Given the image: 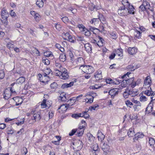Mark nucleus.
Instances as JSON below:
<instances>
[{
    "label": "nucleus",
    "mask_w": 155,
    "mask_h": 155,
    "mask_svg": "<svg viewBox=\"0 0 155 155\" xmlns=\"http://www.w3.org/2000/svg\"><path fill=\"white\" fill-rule=\"evenodd\" d=\"M135 10L131 11L128 8L120 7L118 10L119 15L121 16H126L129 14H134V13Z\"/></svg>",
    "instance_id": "1"
},
{
    "label": "nucleus",
    "mask_w": 155,
    "mask_h": 155,
    "mask_svg": "<svg viewBox=\"0 0 155 155\" xmlns=\"http://www.w3.org/2000/svg\"><path fill=\"white\" fill-rule=\"evenodd\" d=\"M60 71H57L55 73L56 75L58 76L60 78L63 80H66L69 78L68 73L67 70L65 68H61Z\"/></svg>",
    "instance_id": "2"
},
{
    "label": "nucleus",
    "mask_w": 155,
    "mask_h": 155,
    "mask_svg": "<svg viewBox=\"0 0 155 155\" xmlns=\"http://www.w3.org/2000/svg\"><path fill=\"white\" fill-rule=\"evenodd\" d=\"M41 110L37 111L36 110H32L31 112V114H33L34 119L35 121H38L40 120L41 117Z\"/></svg>",
    "instance_id": "3"
},
{
    "label": "nucleus",
    "mask_w": 155,
    "mask_h": 155,
    "mask_svg": "<svg viewBox=\"0 0 155 155\" xmlns=\"http://www.w3.org/2000/svg\"><path fill=\"white\" fill-rule=\"evenodd\" d=\"M122 3L123 5V6H122V7L128 8L132 11L134 10H135V8L134 6L132 5H130L129 2L127 0H123Z\"/></svg>",
    "instance_id": "4"
},
{
    "label": "nucleus",
    "mask_w": 155,
    "mask_h": 155,
    "mask_svg": "<svg viewBox=\"0 0 155 155\" xmlns=\"http://www.w3.org/2000/svg\"><path fill=\"white\" fill-rule=\"evenodd\" d=\"M69 106V104H65L61 105L58 108V110H61V111H59V112L61 113L65 112Z\"/></svg>",
    "instance_id": "5"
},
{
    "label": "nucleus",
    "mask_w": 155,
    "mask_h": 155,
    "mask_svg": "<svg viewBox=\"0 0 155 155\" xmlns=\"http://www.w3.org/2000/svg\"><path fill=\"white\" fill-rule=\"evenodd\" d=\"M4 97L5 99L7 100L12 95L11 93V91L10 90V88L8 87L5 89L4 91Z\"/></svg>",
    "instance_id": "6"
},
{
    "label": "nucleus",
    "mask_w": 155,
    "mask_h": 155,
    "mask_svg": "<svg viewBox=\"0 0 155 155\" xmlns=\"http://www.w3.org/2000/svg\"><path fill=\"white\" fill-rule=\"evenodd\" d=\"M47 74H46L45 73L43 74L42 75L40 74V75H41L42 77V78L41 79V78L40 77L39 80L40 81L45 84L48 83V80L49 79V77L47 76Z\"/></svg>",
    "instance_id": "7"
},
{
    "label": "nucleus",
    "mask_w": 155,
    "mask_h": 155,
    "mask_svg": "<svg viewBox=\"0 0 155 155\" xmlns=\"http://www.w3.org/2000/svg\"><path fill=\"white\" fill-rule=\"evenodd\" d=\"M143 4L146 10L149 9L151 12L154 11V8L153 7H150V4L147 1H144L143 0Z\"/></svg>",
    "instance_id": "8"
},
{
    "label": "nucleus",
    "mask_w": 155,
    "mask_h": 155,
    "mask_svg": "<svg viewBox=\"0 0 155 155\" xmlns=\"http://www.w3.org/2000/svg\"><path fill=\"white\" fill-rule=\"evenodd\" d=\"M103 145L102 146V149L105 152L107 153L109 151L110 147L108 144L106 143L103 142Z\"/></svg>",
    "instance_id": "9"
},
{
    "label": "nucleus",
    "mask_w": 155,
    "mask_h": 155,
    "mask_svg": "<svg viewBox=\"0 0 155 155\" xmlns=\"http://www.w3.org/2000/svg\"><path fill=\"white\" fill-rule=\"evenodd\" d=\"M108 93L111 96V97L113 98L116 95L118 94V92L116 89H113L110 90Z\"/></svg>",
    "instance_id": "10"
},
{
    "label": "nucleus",
    "mask_w": 155,
    "mask_h": 155,
    "mask_svg": "<svg viewBox=\"0 0 155 155\" xmlns=\"http://www.w3.org/2000/svg\"><path fill=\"white\" fill-rule=\"evenodd\" d=\"M13 99L15 102L16 106H18L21 105L23 101L22 99L19 97H14L13 98Z\"/></svg>",
    "instance_id": "11"
},
{
    "label": "nucleus",
    "mask_w": 155,
    "mask_h": 155,
    "mask_svg": "<svg viewBox=\"0 0 155 155\" xmlns=\"http://www.w3.org/2000/svg\"><path fill=\"white\" fill-rule=\"evenodd\" d=\"M134 34L135 39H139L141 37V32L137 29L134 30Z\"/></svg>",
    "instance_id": "12"
},
{
    "label": "nucleus",
    "mask_w": 155,
    "mask_h": 155,
    "mask_svg": "<svg viewBox=\"0 0 155 155\" xmlns=\"http://www.w3.org/2000/svg\"><path fill=\"white\" fill-rule=\"evenodd\" d=\"M54 65L57 68L56 72L57 71H60V70L62 69L61 68H64L62 67L61 64L59 62L58 60L55 61Z\"/></svg>",
    "instance_id": "13"
},
{
    "label": "nucleus",
    "mask_w": 155,
    "mask_h": 155,
    "mask_svg": "<svg viewBox=\"0 0 155 155\" xmlns=\"http://www.w3.org/2000/svg\"><path fill=\"white\" fill-rule=\"evenodd\" d=\"M76 62L77 65L81 67L82 65H84V61L82 57H79L77 59Z\"/></svg>",
    "instance_id": "14"
},
{
    "label": "nucleus",
    "mask_w": 155,
    "mask_h": 155,
    "mask_svg": "<svg viewBox=\"0 0 155 155\" xmlns=\"http://www.w3.org/2000/svg\"><path fill=\"white\" fill-rule=\"evenodd\" d=\"M95 77L96 80H99L102 79V71L101 70L97 71L95 75Z\"/></svg>",
    "instance_id": "15"
},
{
    "label": "nucleus",
    "mask_w": 155,
    "mask_h": 155,
    "mask_svg": "<svg viewBox=\"0 0 155 155\" xmlns=\"http://www.w3.org/2000/svg\"><path fill=\"white\" fill-rule=\"evenodd\" d=\"M46 99H44L41 103V105L42 108H44L47 107V108H49L51 106L50 104H49V106L47 104L48 101L46 102Z\"/></svg>",
    "instance_id": "16"
},
{
    "label": "nucleus",
    "mask_w": 155,
    "mask_h": 155,
    "mask_svg": "<svg viewBox=\"0 0 155 155\" xmlns=\"http://www.w3.org/2000/svg\"><path fill=\"white\" fill-rule=\"evenodd\" d=\"M137 52V49L135 48L130 47L128 48V52L130 54H133Z\"/></svg>",
    "instance_id": "17"
},
{
    "label": "nucleus",
    "mask_w": 155,
    "mask_h": 155,
    "mask_svg": "<svg viewBox=\"0 0 155 155\" xmlns=\"http://www.w3.org/2000/svg\"><path fill=\"white\" fill-rule=\"evenodd\" d=\"M88 7L89 9L91 11H94L95 10H97L98 9L96 6L92 3L89 4Z\"/></svg>",
    "instance_id": "18"
},
{
    "label": "nucleus",
    "mask_w": 155,
    "mask_h": 155,
    "mask_svg": "<svg viewBox=\"0 0 155 155\" xmlns=\"http://www.w3.org/2000/svg\"><path fill=\"white\" fill-rule=\"evenodd\" d=\"M82 96H83L82 94H80V95H78V96L77 97H73V98L70 99L69 100H68V102L70 101H73V102H72L73 104H71L70 103H69L71 105H72L75 103V101H74L76 100L77 101H78V100L79 98H81V97H82Z\"/></svg>",
    "instance_id": "19"
},
{
    "label": "nucleus",
    "mask_w": 155,
    "mask_h": 155,
    "mask_svg": "<svg viewBox=\"0 0 155 155\" xmlns=\"http://www.w3.org/2000/svg\"><path fill=\"white\" fill-rule=\"evenodd\" d=\"M97 137L99 140L101 142V143H103V140H104L105 136L101 132H98L97 134Z\"/></svg>",
    "instance_id": "20"
},
{
    "label": "nucleus",
    "mask_w": 155,
    "mask_h": 155,
    "mask_svg": "<svg viewBox=\"0 0 155 155\" xmlns=\"http://www.w3.org/2000/svg\"><path fill=\"white\" fill-rule=\"evenodd\" d=\"M74 82L73 81L70 82L69 83H64L61 86V88L62 89H64L68 87H70L73 85Z\"/></svg>",
    "instance_id": "21"
},
{
    "label": "nucleus",
    "mask_w": 155,
    "mask_h": 155,
    "mask_svg": "<svg viewBox=\"0 0 155 155\" xmlns=\"http://www.w3.org/2000/svg\"><path fill=\"white\" fill-rule=\"evenodd\" d=\"M2 16L3 19H7L8 16V13L5 10L3 9L2 12Z\"/></svg>",
    "instance_id": "22"
},
{
    "label": "nucleus",
    "mask_w": 155,
    "mask_h": 155,
    "mask_svg": "<svg viewBox=\"0 0 155 155\" xmlns=\"http://www.w3.org/2000/svg\"><path fill=\"white\" fill-rule=\"evenodd\" d=\"M98 38L99 39V40L97 41L96 45H97L99 47H100L103 45L104 40L102 38L99 36H98Z\"/></svg>",
    "instance_id": "23"
},
{
    "label": "nucleus",
    "mask_w": 155,
    "mask_h": 155,
    "mask_svg": "<svg viewBox=\"0 0 155 155\" xmlns=\"http://www.w3.org/2000/svg\"><path fill=\"white\" fill-rule=\"evenodd\" d=\"M98 17L99 20H100L102 23L104 24H106V19L102 15L99 14V15H98Z\"/></svg>",
    "instance_id": "24"
},
{
    "label": "nucleus",
    "mask_w": 155,
    "mask_h": 155,
    "mask_svg": "<svg viewBox=\"0 0 155 155\" xmlns=\"http://www.w3.org/2000/svg\"><path fill=\"white\" fill-rule=\"evenodd\" d=\"M135 134L134 128H130L127 132L128 135L129 137H133Z\"/></svg>",
    "instance_id": "25"
},
{
    "label": "nucleus",
    "mask_w": 155,
    "mask_h": 155,
    "mask_svg": "<svg viewBox=\"0 0 155 155\" xmlns=\"http://www.w3.org/2000/svg\"><path fill=\"white\" fill-rule=\"evenodd\" d=\"M84 48L86 51L87 52H90L91 50V45L89 43H87L84 45Z\"/></svg>",
    "instance_id": "26"
},
{
    "label": "nucleus",
    "mask_w": 155,
    "mask_h": 155,
    "mask_svg": "<svg viewBox=\"0 0 155 155\" xmlns=\"http://www.w3.org/2000/svg\"><path fill=\"white\" fill-rule=\"evenodd\" d=\"M115 54H117L119 56H123V50L121 49H116L114 51Z\"/></svg>",
    "instance_id": "27"
},
{
    "label": "nucleus",
    "mask_w": 155,
    "mask_h": 155,
    "mask_svg": "<svg viewBox=\"0 0 155 155\" xmlns=\"http://www.w3.org/2000/svg\"><path fill=\"white\" fill-rule=\"evenodd\" d=\"M151 82L150 78V77L147 76L144 80V84L145 86L149 85Z\"/></svg>",
    "instance_id": "28"
},
{
    "label": "nucleus",
    "mask_w": 155,
    "mask_h": 155,
    "mask_svg": "<svg viewBox=\"0 0 155 155\" xmlns=\"http://www.w3.org/2000/svg\"><path fill=\"white\" fill-rule=\"evenodd\" d=\"M109 35L111 38L113 39H116L117 37V34L114 32H110L109 33Z\"/></svg>",
    "instance_id": "29"
},
{
    "label": "nucleus",
    "mask_w": 155,
    "mask_h": 155,
    "mask_svg": "<svg viewBox=\"0 0 155 155\" xmlns=\"http://www.w3.org/2000/svg\"><path fill=\"white\" fill-rule=\"evenodd\" d=\"M36 5L39 8H42L44 5V2L42 0H37Z\"/></svg>",
    "instance_id": "30"
},
{
    "label": "nucleus",
    "mask_w": 155,
    "mask_h": 155,
    "mask_svg": "<svg viewBox=\"0 0 155 155\" xmlns=\"http://www.w3.org/2000/svg\"><path fill=\"white\" fill-rule=\"evenodd\" d=\"M89 65H82L80 67L79 69L81 70L84 73H86L87 71V69Z\"/></svg>",
    "instance_id": "31"
},
{
    "label": "nucleus",
    "mask_w": 155,
    "mask_h": 155,
    "mask_svg": "<svg viewBox=\"0 0 155 155\" xmlns=\"http://www.w3.org/2000/svg\"><path fill=\"white\" fill-rule=\"evenodd\" d=\"M25 81V78L23 77H21L18 78L16 81L17 83L19 84L23 83Z\"/></svg>",
    "instance_id": "32"
},
{
    "label": "nucleus",
    "mask_w": 155,
    "mask_h": 155,
    "mask_svg": "<svg viewBox=\"0 0 155 155\" xmlns=\"http://www.w3.org/2000/svg\"><path fill=\"white\" fill-rule=\"evenodd\" d=\"M82 32L83 34L87 37H89L91 35L90 31L88 30L87 28L84 30Z\"/></svg>",
    "instance_id": "33"
},
{
    "label": "nucleus",
    "mask_w": 155,
    "mask_h": 155,
    "mask_svg": "<svg viewBox=\"0 0 155 155\" xmlns=\"http://www.w3.org/2000/svg\"><path fill=\"white\" fill-rule=\"evenodd\" d=\"M66 56L65 54H62L60 55L59 59L60 61L62 62L65 61L66 60Z\"/></svg>",
    "instance_id": "34"
},
{
    "label": "nucleus",
    "mask_w": 155,
    "mask_h": 155,
    "mask_svg": "<svg viewBox=\"0 0 155 155\" xmlns=\"http://www.w3.org/2000/svg\"><path fill=\"white\" fill-rule=\"evenodd\" d=\"M87 71H86V74H91L94 72V68L93 67L89 65L87 69Z\"/></svg>",
    "instance_id": "35"
},
{
    "label": "nucleus",
    "mask_w": 155,
    "mask_h": 155,
    "mask_svg": "<svg viewBox=\"0 0 155 155\" xmlns=\"http://www.w3.org/2000/svg\"><path fill=\"white\" fill-rule=\"evenodd\" d=\"M129 91V90L128 89H126L125 91L124 92L123 96L124 98H126L128 97L130 95Z\"/></svg>",
    "instance_id": "36"
},
{
    "label": "nucleus",
    "mask_w": 155,
    "mask_h": 155,
    "mask_svg": "<svg viewBox=\"0 0 155 155\" xmlns=\"http://www.w3.org/2000/svg\"><path fill=\"white\" fill-rule=\"evenodd\" d=\"M99 22L98 18H93L90 21V23L91 24H94V25L98 24Z\"/></svg>",
    "instance_id": "37"
},
{
    "label": "nucleus",
    "mask_w": 155,
    "mask_h": 155,
    "mask_svg": "<svg viewBox=\"0 0 155 155\" xmlns=\"http://www.w3.org/2000/svg\"><path fill=\"white\" fill-rule=\"evenodd\" d=\"M130 95L132 97H134L138 94V91H134L133 90H129Z\"/></svg>",
    "instance_id": "38"
},
{
    "label": "nucleus",
    "mask_w": 155,
    "mask_h": 155,
    "mask_svg": "<svg viewBox=\"0 0 155 155\" xmlns=\"http://www.w3.org/2000/svg\"><path fill=\"white\" fill-rule=\"evenodd\" d=\"M139 68V67H135V66H134L133 65H129V66L127 67V68L128 70H129L130 71H133L135 70V69L137 68Z\"/></svg>",
    "instance_id": "39"
},
{
    "label": "nucleus",
    "mask_w": 155,
    "mask_h": 155,
    "mask_svg": "<svg viewBox=\"0 0 155 155\" xmlns=\"http://www.w3.org/2000/svg\"><path fill=\"white\" fill-rule=\"evenodd\" d=\"M131 74L130 72H127L126 74H124L123 76H121V78L124 79V80L127 79L129 78V75Z\"/></svg>",
    "instance_id": "40"
},
{
    "label": "nucleus",
    "mask_w": 155,
    "mask_h": 155,
    "mask_svg": "<svg viewBox=\"0 0 155 155\" xmlns=\"http://www.w3.org/2000/svg\"><path fill=\"white\" fill-rule=\"evenodd\" d=\"M50 87L51 89L55 90L58 88V85L56 82H54L51 84Z\"/></svg>",
    "instance_id": "41"
},
{
    "label": "nucleus",
    "mask_w": 155,
    "mask_h": 155,
    "mask_svg": "<svg viewBox=\"0 0 155 155\" xmlns=\"http://www.w3.org/2000/svg\"><path fill=\"white\" fill-rule=\"evenodd\" d=\"M91 148L94 151H98V146L97 144L96 143L93 144L91 147Z\"/></svg>",
    "instance_id": "42"
},
{
    "label": "nucleus",
    "mask_w": 155,
    "mask_h": 155,
    "mask_svg": "<svg viewBox=\"0 0 155 155\" xmlns=\"http://www.w3.org/2000/svg\"><path fill=\"white\" fill-rule=\"evenodd\" d=\"M99 107V106L98 104H95L93 106H91L89 107V109L91 110H95L98 109Z\"/></svg>",
    "instance_id": "43"
},
{
    "label": "nucleus",
    "mask_w": 155,
    "mask_h": 155,
    "mask_svg": "<svg viewBox=\"0 0 155 155\" xmlns=\"http://www.w3.org/2000/svg\"><path fill=\"white\" fill-rule=\"evenodd\" d=\"M63 39L64 40H67L71 42H74V40L73 39L72 36L71 35L67 38L64 37Z\"/></svg>",
    "instance_id": "44"
},
{
    "label": "nucleus",
    "mask_w": 155,
    "mask_h": 155,
    "mask_svg": "<svg viewBox=\"0 0 155 155\" xmlns=\"http://www.w3.org/2000/svg\"><path fill=\"white\" fill-rule=\"evenodd\" d=\"M149 143L150 146H153L155 144V140L153 138H150L149 139Z\"/></svg>",
    "instance_id": "45"
},
{
    "label": "nucleus",
    "mask_w": 155,
    "mask_h": 155,
    "mask_svg": "<svg viewBox=\"0 0 155 155\" xmlns=\"http://www.w3.org/2000/svg\"><path fill=\"white\" fill-rule=\"evenodd\" d=\"M127 84H128L126 80H123L121 82L120 85L122 87H126Z\"/></svg>",
    "instance_id": "46"
},
{
    "label": "nucleus",
    "mask_w": 155,
    "mask_h": 155,
    "mask_svg": "<svg viewBox=\"0 0 155 155\" xmlns=\"http://www.w3.org/2000/svg\"><path fill=\"white\" fill-rule=\"evenodd\" d=\"M44 55L45 56L49 57H53V55L52 53L50 51H46V52L44 53Z\"/></svg>",
    "instance_id": "47"
},
{
    "label": "nucleus",
    "mask_w": 155,
    "mask_h": 155,
    "mask_svg": "<svg viewBox=\"0 0 155 155\" xmlns=\"http://www.w3.org/2000/svg\"><path fill=\"white\" fill-rule=\"evenodd\" d=\"M77 27L81 30V31L82 32L86 28L82 24H78Z\"/></svg>",
    "instance_id": "48"
},
{
    "label": "nucleus",
    "mask_w": 155,
    "mask_h": 155,
    "mask_svg": "<svg viewBox=\"0 0 155 155\" xmlns=\"http://www.w3.org/2000/svg\"><path fill=\"white\" fill-rule=\"evenodd\" d=\"M81 114V117H84L85 118L88 117L90 116L87 113V112L86 111L83 112Z\"/></svg>",
    "instance_id": "49"
},
{
    "label": "nucleus",
    "mask_w": 155,
    "mask_h": 155,
    "mask_svg": "<svg viewBox=\"0 0 155 155\" xmlns=\"http://www.w3.org/2000/svg\"><path fill=\"white\" fill-rule=\"evenodd\" d=\"M79 130H80L78 129V130L77 131V134H76V135L78 137L82 136L84 132V130H83L81 131H80Z\"/></svg>",
    "instance_id": "50"
},
{
    "label": "nucleus",
    "mask_w": 155,
    "mask_h": 155,
    "mask_svg": "<svg viewBox=\"0 0 155 155\" xmlns=\"http://www.w3.org/2000/svg\"><path fill=\"white\" fill-rule=\"evenodd\" d=\"M150 98L151 99V100L150 101V104L151 103L153 100H155V91H152Z\"/></svg>",
    "instance_id": "51"
},
{
    "label": "nucleus",
    "mask_w": 155,
    "mask_h": 155,
    "mask_svg": "<svg viewBox=\"0 0 155 155\" xmlns=\"http://www.w3.org/2000/svg\"><path fill=\"white\" fill-rule=\"evenodd\" d=\"M128 84H131L134 82V78H129L127 79H126Z\"/></svg>",
    "instance_id": "52"
},
{
    "label": "nucleus",
    "mask_w": 155,
    "mask_h": 155,
    "mask_svg": "<svg viewBox=\"0 0 155 155\" xmlns=\"http://www.w3.org/2000/svg\"><path fill=\"white\" fill-rule=\"evenodd\" d=\"M72 117L75 118H77L81 117V113L73 114L72 115Z\"/></svg>",
    "instance_id": "53"
},
{
    "label": "nucleus",
    "mask_w": 155,
    "mask_h": 155,
    "mask_svg": "<svg viewBox=\"0 0 155 155\" xmlns=\"http://www.w3.org/2000/svg\"><path fill=\"white\" fill-rule=\"evenodd\" d=\"M61 19L66 24L69 21V19L66 16L62 18Z\"/></svg>",
    "instance_id": "54"
},
{
    "label": "nucleus",
    "mask_w": 155,
    "mask_h": 155,
    "mask_svg": "<svg viewBox=\"0 0 155 155\" xmlns=\"http://www.w3.org/2000/svg\"><path fill=\"white\" fill-rule=\"evenodd\" d=\"M106 82L107 84H114V81L110 78L106 79Z\"/></svg>",
    "instance_id": "55"
},
{
    "label": "nucleus",
    "mask_w": 155,
    "mask_h": 155,
    "mask_svg": "<svg viewBox=\"0 0 155 155\" xmlns=\"http://www.w3.org/2000/svg\"><path fill=\"white\" fill-rule=\"evenodd\" d=\"M5 73L3 70H0V79H2L5 77Z\"/></svg>",
    "instance_id": "56"
},
{
    "label": "nucleus",
    "mask_w": 155,
    "mask_h": 155,
    "mask_svg": "<svg viewBox=\"0 0 155 155\" xmlns=\"http://www.w3.org/2000/svg\"><path fill=\"white\" fill-rule=\"evenodd\" d=\"M34 17L36 21H39L40 19V16L38 13H36V14H35V15L34 16Z\"/></svg>",
    "instance_id": "57"
},
{
    "label": "nucleus",
    "mask_w": 155,
    "mask_h": 155,
    "mask_svg": "<svg viewBox=\"0 0 155 155\" xmlns=\"http://www.w3.org/2000/svg\"><path fill=\"white\" fill-rule=\"evenodd\" d=\"M150 90H147L144 91V94L148 96H151L152 91L151 90V88H150Z\"/></svg>",
    "instance_id": "58"
},
{
    "label": "nucleus",
    "mask_w": 155,
    "mask_h": 155,
    "mask_svg": "<svg viewBox=\"0 0 155 155\" xmlns=\"http://www.w3.org/2000/svg\"><path fill=\"white\" fill-rule=\"evenodd\" d=\"M28 152L27 148L25 147H23L21 150V153L23 155H25Z\"/></svg>",
    "instance_id": "59"
},
{
    "label": "nucleus",
    "mask_w": 155,
    "mask_h": 155,
    "mask_svg": "<svg viewBox=\"0 0 155 155\" xmlns=\"http://www.w3.org/2000/svg\"><path fill=\"white\" fill-rule=\"evenodd\" d=\"M60 99L59 100H61L62 101H66L67 100V98L66 96L64 95H62L61 94L60 96Z\"/></svg>",
    "instance_id": "60"
},
{
    "label": "nucleus",
    "mask_w": 155,
    "mask_h": 155,
    "mask_svg": "<svg viewBox=\"0 0 155 155\" xmlns=\"http://www.w3.org/2000/svg\"><path fill=\"white\" fill-rule=\"evenodd\" d=\"M43 62L46 65H48L50 64V61L47 59H43L42 60Z\"/></svg>",
    "instance_id": "61"
},
{
    "label": "nucleus",
    "mask_w": 155,
    "mask_h": 155,
    "mask_svg": "<svg viewBox=\"0 0 155 155\" xmlns=\"http://www.w3.org/2000/svg\"><path fill=\"white\" fill-rule=\"evenodd\" d=\"M136 135H137L139 138H142L144 136V135L143 133L138 132L136 133Z\"/></svg>",
    "instance_id": "62"
},
{
    "label": "nucleus",
    "mask_w": 155,
    "mask_h": 155,
    "mask_svg": "<svg viewBox=\"0 0 155 155\" xmlns=\"http://www.w3.org/2000/svg\"><path fill=\"white\" fill-rule=\"evenodd\" d=\"M101 86H98L97 84H95V85L92 86L91 87V88L93 89H97L101 88Z\"/></svg>",
    "instance_id": "63"
},
{
    "label": "nucleus",
    "mask_w": 155,
    "mask_h": 155,
    "mask_svg": "<svg viewBox=\"0 0 155 155\" xmlns=\"http://www.w3.org/2000/svg\"><path fill=\"white\" fill-rule=\"evenodd\" d=\"M55 27L59 31L61 28V26L59 23L55 24Z\"/></svg>",
    "instance_id": "64"
}]
</instances>
